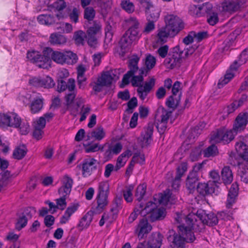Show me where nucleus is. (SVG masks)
<instances>
[{
	"mask_svg": "<svg viewBox=\"0 0 248 248\" xmlns=\"http://www.w3.org/2000/svg\"><path fill=\"white\" fill-rule=\"evenodd\" d=\"M239 107V103L234 101L224 109V112H227L228 114H230L234 112Z\"/></svg>",
	"mask_w": 248,
	"mask_h": 248,
	"instance_id": "69168bd1",
	"label": "nucleus"
},
{
	"mask_svg": "<svg viewBox=\"0 0 248 248\" xmlns=\"http://www.w3.org/2000/svg\"><path fill=\"white\" fill-rule=\"evenodd\" d=\"M27 58L31 62L36 63L39 68L45 69L47 68L48 65V58L41 55L37 51H28Z\"/></svg>",
	"mask_w": 248,
	"mask_h": 248,
	"instance_id": "f8f14e48",
	"label": "nucleus"
},
{
	"mask_svg": "<svg viewBox=\"0 0 248 248\" xmlns=\"http://www.w3.org/2000/svg\"><path fill=\"white\" fill-rule=\"evenodd\" d=\"M90 135L95 140L101 141L106 137V132L102 126H98L90 132Z\"/></svg>",
	"mask_w": 248,
	"mask_h": 248,
	"instance_id": "cd10ccee",
	"label": "nucleus"
},
{
	"mask_svg": "<svg viewBox=\"0 0 248 248\" xmlns=\"http://www.w3.org/2000/svg\"><path fill=\"white\" fill-rule=\"evenodd\" d=\"M86 34L84 32L82 31H78L75 32L74 38L76 43L78 45H83Z\"/></svg>",
	"mask_w": 248,
	"mask_h": 248,
	"instance_id": "6e6d98bb",
	"label": "nucleus"
},
{
	"mask_svg": "<svg viewBox=\"0 0 248 248\" xmlns=\"http://www.w3.org/2000/svg\"><path fill=\"white\" fill-rule=\"evenodd\" d=\"M214 185L213 182L209 181L207 183H199L197 186V191L202 195L213 193L217 194L218 192L217 186H214Z\"/></svg>",
	"mask_w": 248,
	"mask_h": 248,
	"instance_id": "f3484780",
	"label": "nucleus"
},
{
	"mask_svg": "<svg viewBox=\"0 0 248 248\" xmlns=\"http://www.w3.org/2000/svg\"><path fill=\"white\" fill-rule=\"evenodd\" d=\"M171 193L170 189L166 190L163 193H160L158 195L154 197V202L157 203V204L166 205L169 202Z\"/></svg>",
	"mask_w": 248,
	"mask_h": 248,
	"instance_id": "bb28decb",
	"label": "nucleus"
},
{
	"mask_svg": "<svg viewBox=\"0 0 248 248\" xmlns=\"http://www.w3.org/2000/svg\"><path fill=\"white\" fill-rule=\"evenodd\" d=\"M59 195L60 196V198L56 199L55 200L56 203V206L57 207L58 209L63 210L66 207L67 202L66 201V199L69 195H65L64 194H63V195L61 194Z\"/></svg>",
	"mask_w": 248,
	"mask_h": 248,
	"instance_id": "ea45409f",
	"label": "nucleus"
},
{
	"mask_svg": "<svg viewBox=\"0 0 248 248\" xmlns=\"http://www.w3.org/2000/svg\"><path fill=\"white\" fill-rule=\"evenodd\" d=\"M171 111L164 108H158L155 116L156 127L160 134H163L167 128L168 121Z\"/></svg>",
	"mask_w": 248,
	"mask_h": 248,
	"instance_id": "1a4fd4ad",
	"label": "nucleus"
},
{
	"mask_svg": "<svg viewBox=\"0 0 248 248\" xmlns=\"http://www.w3.org/2000/svg\"><path fill=\"white\" fill-rule=\"evenodd\" d=\"M181 98L179 96H175L173 95L170 96L166 102V106L173 109L177 108L180 102Z\"/></svg>",
	"mask_w": 248,
	"mask_h": 248,
	"instance_id": "473e14b6",
	"label": "nucleus"
},
{
	"mask_svg": "<svg viewBox=\"0 0 248 248\" xmlns=\"http://www.w3.org/2000/svg\"><path fill=\"white\" fill-rule=\"evenodd\" d=\"M76 94L74 92L68 94L65 96L66 105L67 109L72 110L74 108V100L76 97Z\"/></svg>",
	"mask_w": 248,
	"mask_h": 248,
	"instance_id": "49530a36",
	"label": "nucleus"
},
{
	"mask_svg": "<svg viewBox=\"0 0 248 248\" xmlns=\"http://www.w3.org/2000/svg\"><path fill=\"white\" fill-rule=\"evenodd\" d=\"M128 28L140 29V23L138 19L134 16H130L125 20Z\"/></svg>",
	"mask_w": 248,
	"mask_h": 248,
	"instance_id": "c03bdc74",
	"label": "nucleus"
},
{
	"mask_svg": "<svg viewBox=\"0 0 248 248\" xmlns=\"http://www.w3.org/2000/svg\"><path fill=\"white\" fill-rule=\"evenodd\" d=\"M181 85V83L178 81H176L173 83L171 88L172 95H173L175 96H179L180 98L181 97L182 92Z\"/></svg>",
	"mask_w": 248,
	"mask_h": 248,
	"instance_id": "4d7b16f0",
	"label": "nucleus"
},
{
	"mask_svg": "<svg viewBox=\"0 0 248 248\" xmlns=\"http://www.w3.org/2000/svg\"><path fill=\"white\" fill-rule=\"evenodd\" d=\"M26 147L22 145L16 148L14 151L13 155L14 158L20 160L23 158L27 154Z\"/></svg>",
	"mask_w": 248,
	"mask_h": 248,
	"instance_id": "f704fd0d",
	"label": "nucleus"
},
{
	"mask_svg": "<svg viewBox=\"0 0 248 248\" xmlns=\"http://www.w3.org/2000/svg\"><path fill=\"white\" fill-rule=\"evenodd\" d=\"M163 237V235L160 233L153 234L148 242V248H160Z\"/></svg>",
	"mask_w": 248,
	"mask_h": 248,
	"instance_id": "393cba45",
	"label": "nucleus"
},
{
	"mask_svg": "<svg viewBox=\"0 0 248 248\" xmlns=\"http://www.w3.org/2000/svg\"><path fill=\"white\" fill-rule=\"evenodd\" d=\"M52 60L57 63L73 64L77 62L78 57L71 51H52L51 54Z\"/></svg>",
	"mask_w": 248,
	"mask_h": 248,
	"instance_id": "423d86ee",
	"label": "nucleus"
},
{
	"mask_svg": "<svg viewBox=\"0 0 248 248\" xmlns=\"http://www.w3.org/2000/svg\"><path fill=\"white\" fill-rule=\"evenodd\" d=\"M169 47L168 45H165L159 47L156 51L157 54L162 58H165L168 56Z\"/></svg>",
	"mask_w": 248,
	"mask_h": 248,
	"instance_id": "052dcab7",
	"label": "nucleus"
},
{
	"mask_svg": "<svg viewBox=\"0 0 248 248\" xmlns=\"http://www.w3.org/2000/svg\"><path fill=\"white\" fill-rule=\"evenodd\" d=\"M201 217L194 214H189L185 218V222L187 225H192V223L195 224L197 229L193 231H199L200 227L203 224H206L209 226L216 225L218 222V219L217 216L213 213L206 214L204 211L201 214H199Z\"/></svg>",
	"mask_w": 248,
	"mask_h": 248,
	"instance_id": "7ed1b4c3",
	"label": "nucleus"
},
{
	"mask_svg": "<svg viewBox=\"0 0 248 248\" xmlns=\"http://www.w3.org/2000/svg\"><path fill=\"white\" fill-rule=\"evenodd\" d=\"M146 189V186L144 184L140 185L137 188L135 196L139 201L143 198Z\"/></svg>",
	"mask_w": 248,
	"mask_h": 248,
	"instance_id": "09e8293b",
	"label": "nucleus"
},
{
	"mask_svg": "<svg viewBox=\"0 0 248 248\" xmlns=\"http://www.w3.org/2000/svg\"><path fill=\"white\" fill-rule=\"evenodd\" d=\"M83 147L86 153H94L100 150L103 151L104 148L98 143L84 144Z\"/></svg>",
	"mask_w": 248,
	"mask_h": 248,
	"instance_id": "7c9ffc66",
	"label": "nucleus"
},
{
	"mask_svg": "<svg viewBox=\"0 0 248 248\" xmlns=\"http://www.w3.org/2000/svg\"><path fill=\"white\" fill-rule=\"evenodd\" d=\"M152 227L149 224L146 219H141L138 224L135 232L140 239L143 238L145 234L148 233L152 230Z\"/></svg>",
	"mask_w": 248,
	"mask_h": 248,
	"instance_id": "6ab92c4d",
	"label": "nucleus"
},
{
	"mask_svg": "<svg viewBox=\"0 0 248 248\" xmlns=\"http://www.w3.org/2000/svg\"><path fill=\"white\" fill-rule=\"evenodd\" d=\"M153 132V127L148 126L144 129V132L142 133L141 136L143 139L142 141L144 143L145 145H148L151 142L152 140Z\"/></svg>",
	"mask_w": 248,
	"mask_h": 248,
	"instance_id": "72a5a7b5",
	"label": "nucleus"
},
{
	"mask_svg": "<svg viewBox=\"0 0 248 248\" xmlns=\"http://www.w3.org/2000/svg\"><path fill=\"white\" fill-rule=\"evenodd\" d=\"M196 225L192 223V225L190 226L186 222L179 225L178 233H174L168 237L170 248H185L186 242H193L196 238L192 231L197 229Z\"/></svg>",
	"mask_w": 248,
	"mask_h": 248,
	"instance_id": "f03ea898",
	"label": "nucleus"
},
{
	"mask_svg": "<svg viewBox=\"0 0 248 248\" xmlns=\"http://www.w3.org/2000/svg\"><path fill=\"white\" fill-rule=\"evenodd\" d=\"M41 84V87L45 88H52L55 84L52 78L48 76L42 77Z\"/></svg>",
	"mask_w": 248,
	"mask_h": 248,
	"instance_id": "13d9d810",
	"label": "nucleus"
},
{
	"mask_svg": "<svg viewBox=\"0 0 248 248\" xmlns=\"http://www.w3.org/2000/svg\"><path fill=\"white\" fill-rule=\"evenodd\" d=\"M109 184L108 182H101L99 183L97 194L108 195L109 193Z\"/></svg>",
	"mask_w": 248,
	"mask_h": 248,
	"instance_id": "a18cd8bd",
	"label": "nucleus"
},
{
	"mask_svg": "<svg viewBox=\"0 0 248 248\" xmlns=\"http://www.w3.org/2000/svg\"><path fill=\"white\" fill-rule=\"evenodd\" d=\"M155 29V24L153 21L147 20L145 24L142 33L145 35L148 34Z\"/></svg>",
	"mask_w": 248,
	"mask_h": 248,
	"instance_id": "bf43d9fd",
	"label": "nucleus"
},
{
	"mask_svg": "<svg viewBox=\"0 0 248 248\" xmlns=\"http://www.w3.org/2000/svg\"><path fill=\"white\" fill-rule=\"evenodd\" d=\"M9 113H0V126L5 127L9 125Z\"/></svg>",
	"mask_w": 248,
	"mask_h": 248,
	"instance_id": "680f3d73",
	"label": "nucleus"
},
{
	"mask_svg": "<svg viewBox=\"0 0 248 248\" xmlns=\"http://www.w3.org/2000/svg\"><path fill=\"white\" fill-rule=\"evenodd\" d=\"M92 221V217L90 214L87 213L85 214L80 219L78 224V226L82 229L86 228L89 226Z\"/></svg>",
	"mask_w": 248,
	"mask_h": 248,
	"instance_id": "37998d69",
	"label": "nucleus"
},
{
	"mask_svg": "<svg viewBox=\"0 0 248 248\" xmlns=\"http://www.w3.org/2000/svg\"><path fill=\"white\" fill-rule=\"evenodd\" d=\"M213 6L209 2H205L202 4L193 5L190 7L189 12L190 15L195 17H201L205 15L212 13Z\"/></svg>",
	"mask_w": 248,
	"mask_h": 248,
	"instance_id": "9b49d317",
	"label": "nucleus"
},
{
	"mask_svg": "<svg viewBox=\"0 0 248 248\" xmlns=\"http://www.w3.org/2000/svg\"><path fill=\"white\" fill-rule=\"evenodd\" d=\"M134 189L133 186H129L123 192V196L124 200L127 202H130L133 201L132 191Z\"/></svg>",
	"mask_w": 248,
	"mask_h": 248,
	"instance_id": "5fc2aeb1",
	"label": "nucleus"
},
{
	"mask_svg": "<svg viewBox=\"0 0 248 248\" xmlns=\"http://www.w3.org/2000/svg\"><path fill=\"white\" fill-rule=\"evenodd\" d=\"M145 62L146 67L145 69L148 72L155 66L156 63V59L154 56L149 54L146 57Z\"/></svg>",
	"mask_w": 248,
	"mask_h": 248,
	"instance_id": "8fccbe9b",
	"label": "nucleus"
},
{
	"mask_svg": "<svg viewBox=\"0 0 248 248\" xmlns=\"http://www.w3.org/2000/svg\"><path fill=\"white\" fill-rule=\"evenodd\" d=\"M101 30V25L100 22L95 21L93 22V24L92 26L90 27L87 33L88 35H95L99 33Z\"/></svg>",
	"mask_w": 248,
	"mask_h": 248,
	"instance_id": "79ce46f5",
	"label": "nucleus"
},
{
	"mask_svg": "<svg viewBox=\"0 0 248 248\" xmlns=\"http://www.w3.org/2000/svg\"><path fill=\"white\" fill-rule=\"evenodd\" d=\"M142 34L140 29L128 28L120 42L122 52L124 53L133 43H137L141 37Z\"/></svg>",
	"mask_w": 248,
	"mask_h": 248,
	"instance_id": "39448f33",
	"label": "nucleus"
},
{
	"mask_svg": "<svg viewBox=\"0 0 248 248\" xmlns=\"http://www.w3.org/2000/svg\"><path fill=\"white\" fill-rule=\"evenodd\" d=\"M50 43L53 45H63L67 42L66 37L58 33H53L49 37Z\"/></svg>",
	"mask_w": 248,
	"mask_h": 248,
	"instance_id": "c85d7f7f",
	"label": "nucleus"
},
{
	"mask_svg": "<svg viewBox=\"0 0 248 248\" xmlns=\"http://www.w3.org/2000/svg\"><path fill=\"white\" fill-rule=\"evenodd\" d=\"M95 11L91 7H88L85 8L84 11V17L88 20H92L95 16Z\"/></svg>",
	"mask_w": 248,
	"mask_h": 248,
	"instance_id": "e2e57ef3",
	"label": "nucleus"
},
{
	"mask_svg": "<svg viewBox=\"0 0 248 248\" xmlns=\"http://www.w3.org/2000/svg\"><path fill=\"white\" fill-rule=\"evenodd\" d=\"M132 155L131 151L129 150L123 152L117 158L116 163L115 166V171H117L119 170L121 168L123 167L126 162H127L128 158Z\"/></svg>",
	"mask_w": 248,
	"mask_h": 248,
	"instance_id": "5701e85b",
	"label": "nucleus"
},
{
	"mask_svg": "<svg viewBox=\"0 0 248 248\" xmlns=\"http://www.w3.org/2000/svg\"><path fill=\"white\" fill-rule=\"evenodd\" d=\"M33 209L31 208H27L23 213V215L20 217L16 224V229L18 230H20L23 228L25 227L28 222V218L25 214L28 216V217L31 218L32 217L31 212H33Z\"/></svg>",
	"mask_w": 248,
	"mask_h": 248,
	"instance_id": "412c9836",
	"label": "nucleus"
},
{
	"mask_svg": "<svg viewBox=\"0 0 248 248\" xmlns=\"http://www.w3.org/2000/svg\"><path fill=\"white\" fill-rule=\"evenodd\" d=\"M73 184V179L67 175H65L62 180V186L59 189V194L69 195Z\"/></svg>",
	"mask_w": 248,
	"mask_h": 248,
	"instance_id": "a211bd4d",
	"label": "nucleus"
},
{
	"mask_svg": "<svg viewBox=\"0 0 248 248\" xmlns=\"http://www.w3.org/2000/svg\"><path fill=\"white\" fill-rule=\"evenodd\" d=\"M79 14V10L77 8H73L72 12L69 15L71 20L75 23L78 22Z\"/></svg>",
	"mask_w": 248,
	"mask_h": 248,
	"instance_id": "338daca9",
	"label": "nucleus"
},
{
	"mask_svg": "<svg viewBox=\"0 0 248 248\" xmlns=\"http://www.w3.org/2000/svg\"><path fill=\"white\" fill-rule=\"evenodd\" d=\"M210 176L212 180L209 182H212L214 183V186H217V190H218L219 181L220 180V176L217 171L216 170H212L210 172Z\"/></svg>",
	"mask_w": 248,
	"mask_h": 248,
	"instance_id": "603ef678",
	"label": "nucleus"
},
{
	"mask_svg": "<svg viewBox=\"0 0 248 248\" xmlns=\"http://www.w3.org/2000/svg\"><path fill=\"white\" fill-rule=\"evenodd\" d=\"M235 148L238 155L244 160L248 161V146L243 142H236Z\"/></svg>",
	"mask_w": 248,
	"mask_h": 248,
	"instance_id": "b1692460",
	"label": "nucleus"
},
{
	"mask_svg": "<svg viewBox=\"0 0 248 248\" xmlns=\"http://www.w3.org/2000/svg\"><path fill=\"white\" fill-rule=\"evenodd\" d=\"M97 160L94 158L89 157L84 159L80 166L82 168V175L84 177L90 176L97 169Z\"/></svg>",
	"mask_w": 248,
	"mask_h": 248,
	"instance_id": "4468645a",
	"label": "nucleus"
},
{
	"mask_svg": "<svg viewBox=\"0 0 248 248\" xmlns=\"http://www.w3.org/2000/svg\"><path fill=\"white\" fill-rule=\"evenodd\" d=\"M182 58H184L183 51L180 46H177L170 52L164 61V64L168 68L172 69Z\"/></svg>",
	"mask_w": 248,
	"mask_h": 248,
	"instance_id": "9d476101",
	"label": "nucleus"
},
{
	"mask_svg": "<svg viewBox=\"0 0 248 248\" xmlns=\"http://www.w3.org/2000/svg\"><path fill=\"white\" fill-rule=\"evenodd\" d=\"M46 124V120L44 117H41L39 119L37 120L34 123V128H37L38 129H43Z\"/></svg>",
	"mask_w": 248,
	"mask_h": 248,
	"instance_id": "774afa93",
	"label": "nucleus"
},
{
	"mask_svg": "<svg viewBox=\"0 0 248 248\" xmlns=\"http://www.w3.org/2000/svg\"><path fill=\"white\" fill-rule=\"evenodd\" d=\"M78 203H75L69 206L61 217L60 223L62 224L66 223L70 219L71 216L78 210Z\"/></svg>",
	"mask_w": 248,
	"mask_h": 248,
	"instance_id": "4be33fe9",
	"label": "nucleus"
},
{
	"mask_svg": "<svg viewBox=\"0 0 248 248\" xmlns=\"http://www.w3.org/2000/svg\"><path fill=\"white\" fill-rule=\"evenodd\" d=\"M234 73L230 70L227 71L223 78H221L218 83L219 88L227 84L234 77Z\"/></svg>",
	"mask_w": 248,
	"mask_h": 248,
	"instance_id": "a19ab883",
	"label": "nucleus"
},
{
	"mask_svg": "<svg viewBox=\"0 0 248 248\" xmlns=\"http://www.w3.org/2000/svg\"><path fill=\"white\" fill-rule=\"evenodd\" d=\"M158 206L157 203L153 201L148 202L143 209V206L140 205L142 216H147L152 222L163 219L166 216V210L163 208H158Z\"/></svg>",
	"mask_w": 248,
	"mask_h": 248,
	"instance_id": "20e7f679",
	"label": "nucleus"
},
{
	"mask_svg": "<svg viewBox=\"0 0 248 248\" xmlns=\"http://www.w3.org/2000/svg\"><path fill=\"white\" fill-rule=\"evenodd\" d=\"M248 123V112L240 113L236 117L233 129L235 134L242 131Z\"/></svg>",
	"mask_w": 248,
	"mask_h": 248,
	"instance_id": "dca6fc26",
	"label": "nucleus"
},
{
	"mask_svg": "<svg viewBox=\"0 0 248 248\" xmlns=\"http://www.w3.org/2000/svg\"><path fill=\"white\" fill-rule=\"evenodd\" d=\"M238 186L236 183H233L231 186L226 202V207L227 208H231L232 204L235 202L236 197L238 195Z\"/></svg>",
	"mask_w": 248,
	"mask_h": 248,
	"instance_id": "aec40b11",
	"label": "nucleus"
},
{
	"mask_svg": "<svg viewBox=\"0 0 248 248\" xmlns=\"http://www.w3.org/2000/svg\"><path fill=\"white\" fill-rule=\"evenodd\" d=\"M43 98H37L32 102L31 104V111L32 113H36L40 111L43 108Z\"/></svg>",
	"mask_w": 248,
	"mask_h": 248,
	"instance_id": "2f4dec72",
	"label": "nucleus"
},
{
	"mask_svg": "<svg viewBox=\"0 0 248 248\" xmlns=\"http://www.w3.org/2000/svg\"><path fill=\"white\" fill-rule=\"evenodd\" d=\"M222 179L225 184L231 183L233 180V175L229 167H224L221 171Z\"/></svg>",
	"mask_w": 248,
	"mask_h": 248,
	"instance_id": "c756f323",
	"label": "nucleus"
},
{
	"mask_svg": "<svg viewBox=\"0 0 248 248\" xmlns=\"http://www.w3.org/2000/svg\"><path fill=\"white\" fill-rule=\"evenodd\" d=\"M139 59L133 58L130 60L128 64L129 70L124 75L120 87L123 88L128 85L130 81L133 86L137 87V92L139 98L142 101L144 100L155 85V79L150 78L146 81L143 85V77L146 76L147 70L145 68L139 69L138 63Z\"/></svg>",
	"mask_w": 248,
	"mask_h": 248,
	"instance_id": "f257e3e1",
	"label": "nucleus"
},
{
	"mask_svg": "<svg viewBox=\"0 0 248 248\" xmlns=\"http://www.w3.org/2000/svg\"><path fill=\"white\" fill-rule=\"evenodd\" d=\"M120 75V69H114L103 72L101 76L98 79L99 82H102L105 86H109L113 80L119 79Z\"/></svg>",
	"mask_w": 248,
	"mask_h": 248,
	"instance_id": "2eb2a0df",
	"label": "nucleus"
},
{
	"mask_svg": "<svg viewBox=\"0 0 248 248\" xmlns=\"http://www.w3.org/2000/svg\"><path fill=\"white\" fill-rule=\"evenodd\" d=\"M108 195L97 194L96 201L97 206L96 208L98 210H102L108 203Z\"/></svg>",
	"mask_w": 248,
	"mask_h": 248,
	"instance_id": "c9c22d12",
	"label": "nucleus"
},
{
	"mask_svg": "<svg viewBox=\"0 0 248 248\" xmlns=\"http://www.w3.org/2000/svg\"><path fill=\"white\" fill-rule=\"evenodd\" d=\"M21 118L16 113H9V126L17 128L19 126V122H21Z\"/></svg>",
	"mask_w": 248,
	"mask_h": 248,
	"instance_id": "4c0bfd02",
	"label": "nucleus"
},
{
	"mask_svg": "<svg viewBox=\"0 0 248 248\" xmlns=\"http://www.w3.org/2000/svg\"><path fill=\"white\" fill-rule=\"evenodd\" d=\"M218 153L217 147L212 145L209 146L203 151V155L205 157H209L216 155Z\"/></svg>",
	"mask_w": 248,
	"mask_h": 248,
	"instance_id": "3c124183",
	"label": "nucleus"
},
{
	"mask_svg": "<svg viewBox=\"0 0 248 248\" xmlns=\"http://www.w3.org/2000/svg\"><path fill=\"white\" fill-rule=\"evenodd\" d=\"M38 22L43 25H51L54 22V18L50 15H40L37 17Z\"/></svg>",
	"mask_w": 248,
	"mask_h": 248,
	"instance_id": "e433bc0d",
	"label": "nucleus"
},
{
	"mask_svg": "<svg viewBox=\"0 0 248 248\" xmlns=\"http://www.w3.org/2000/svg\"><path fill=\"white\" fill-rule=\"evenodd\" d=\"M247 0H225L221 3L222 11L230 14L234 13L243 7Z\"/></svg>",
	"mask_w": 248,
	"mask_h": 248,
	"instance_id": "ddd939ff",
	"label": "nucleus"
},
{
	"mask_svg": "<svg viewBox=\"0 0 248 248\" xmlns=\"http://www.w3.org/2000/svg\"><path fill=\"white\" fill-rule=\"evenodd\" d=\"M174 37V35L171 34L170 31L165 27L158 30L156 35L157 42L164 44L167 41L168 37Z\"/></svg>",
	"mask_w": 248,
	"mask_h": 248,
	"instance_id": "a878e982",
	"label": "nucleus"
},
{
	"mask_svg": "<svg viewBox=\"0 0 248 248\" xmlns=\"http://www.w3.org/2000/svg\"><path fill=\"white\" fill-rule=\"evenodd\" d=\"M19 126L17 127L18 130L21 135H27L30 131V125L29 123L25 121L21 120L19 122Z\"/></svg>",
	"mask_w": 248,
	"mask_h": 248,
	"instance_id": "de8ad7c7",
	"label": "nucleus"
},
{
	"mask_svg": "<svg viewBox=\"0 0 248 248\" xmlns=\"http://www.w3.org/2000/svg\"><path fill=\"white\" fill-rule=\"evenodd\" d=\"M187 169V164L186 163H183L178 167L177 169L176 175L175 178L177 179L181 180V178L184 173L186 171Z\"/></svg>",
	"mask_w": 248,
	"mask_h": 248,
	"instance_id": "0e129e2a",
	"label": "nucleus"
},
{
	"mask_svg": "<svg viewBox=\"0 0 248 248\" xmlns=\"http://www.w3.org/2000/svg\"><path fill=\"white\" fill-rule=\"evenodd\" d=\"M165 27L175 36L184 28V23L177 16L167 15L165 16Z\"/></svg>",
	"mask_w": 248,
	"mask_h": 248,
	"instance_id": "0eeeda50",
	"label": "nucleus"
},
{
	"mask_svg": "<svg viewBox=\"0 0 248 248\" xmlns=\"http://www.w3.org/2000/svg\"><path fill=\"white\" fill-rule=\"evenodd\" d=\"M235 135L233 129L227 130L223 128L219 129L212 133L210 141L212 143H228L234 139Z\"/></svg>",
	"mask_w": 248,
	"mask_h": 248,
	"instance_id": "6e6552de",
	"label": "nucleus"
},
{
	"mask_svg": "<svg viewBox=\"0 0 248 248\" xmlns=\"http://www.w3.org/2000/svg\"><path fill=\"white\" fill-rule=\"evenodd\" d=\"M121 5L122 8L128 14H132L135 11V5L130 0H122Z\"/></svg>",
	"mask_w": 248,
	"mask_h": 248,
	"instance_id": "58836bf2",
	"label": "nucleus"
},
{
	"mask_svg": "<svg viewBox=\"0 0 248 248\" xmlns=\"http://www.w3.org/2000/svg\"><path fill=\"white\" fill-rule=\"evenodd\" d=\"M238 174L240 177L241 181L246 184L248 183V169L244 167L240 168L238 170Z\"/></svg>",
	"mask_w": 248,
	"mask_h": 248,
	"instance_id": "864d4df0",
	"label": "nucleus"
}]
</instances>
